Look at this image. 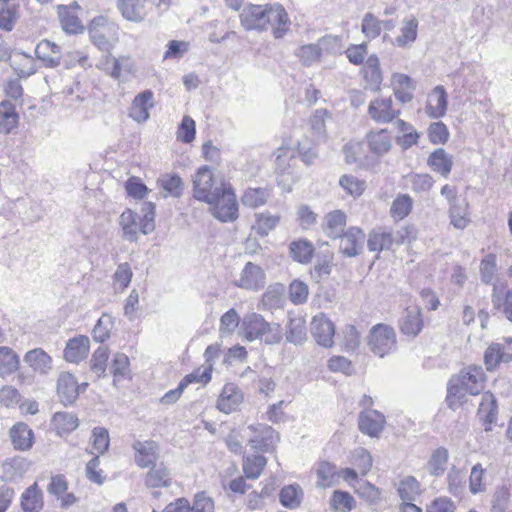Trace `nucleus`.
<instances>
[{"mask_svg": "<svg viewBox=\"0 0 512 512\" xmlns=\"http://www.w3.org/2000/svg\"><path fill=\"white\" fill-rule=\"evenodd\" d=\"M18 355L9 347H0V376L14 373L19 367Z\"/></svg>", "mask_w": 512, "mask_h": 512, "instance_id": "39", "label": "nucleus"}, {"mask_svg": "<svg viewBox=\"0 0 512 512\" xmlns=\"http://www.w3.org/2000/svg\"><path fill=\"white\" fill-rule=\"evenodd\" d=\"M142 212L144 215L140 222L137 221V215L130 209L120 215L119 223L124 239L133 242L137 240L138 230L147 235L155 229V205L152 202H145Z\"/></svg>", "mask_w": 512, "mask_h": 512, "instance_id": "5", "label": "nucleus"}, {"mask_svg": "<svg viewBox=\"0 0 512 512\" xmlns=\"http://www.w3.org/2000/svg\"><path fill=\"white\" fill-rule=\"evenodd\" d=\"M245 434L251 449L262 453L272 451L279 440L278 433L265 424L249 425L245 427Z\"/></svg>", "mask_w": 512, "mask_h": 512, "instance_id": "7", "label": "nucleus"}, {"mask_svg": "<svg viewBox=\"0 0 512 512\" xmlns=\"http://www.w3.org/2000/svg\"><path fill=\"white\" fill-rule=\"evenodd\" d=\"M193 197L210 205L212 215L222 222L238 218L236 195L229 183L216 178L208 166L200 167L192 178Z\"/></svg>", "mask_w": 512, "mask_h": 512, "instance_id": "1", "label": "nucleus"}, {"mask_svg": "<svg viewBox=\"0 0 512 512\" xmlns=\"http://www.w3.org/2000/svg\"><path fill=\"white\" fill-rule=\"evenodd\" d=\"M82 10L77 1L68 5H58L56 7L57 15L64 32H83L85 27L79 18V12Z\"/></svg>", "mask_w": 512, "mask_h": 512, "instance_id": "9", "label": "nucleus"}, {"mask_svg": "<svg viewBox=\"0 0 512 512\" xmlns=\"http://www.w3.org/2000/svg\"><path fill=\"white\" fill-rule=\"evenodd\" d=\"M158 183L170 196L179 198L184 190V183L177 174H164L158 179Z\"/></svg>", "mask_w": 512, "mask_h": 512, "instance_id": "45", "label": "nucleus"}, {"mask_svg": "<svg viewBox=\"0 0 512 512\" xmlns=\"http://www.w3.org/2000/svg\"><path fill=\"white\" fill-rule=\"evenodd\" d=\"M125 189L129 196L139 200L144 199L149 192L147 186L137 177L129 178L125 184Z\"/></svg>", "mask_w": 512, "mask_h": 512, "instance_id": "64", "label": "nucleus"}, {"mask_svg": "<svg viewBox=\"0 0 512 512\" xmlns=\"http://www.w3.org/2000/svg\"><path fill=\"white\" fill-rule=\"evenodd\" d=\"M211 366H202L186 375L180 382L186 388L190 383L207 384L211 380Z\"/></svg>", "mask_w": 512, "mask_h": 512, "instance_id": "61", "label": "nucleus"}, {"mask_svg": "<svg viewBox=\"0 0 512 512\" xmlns=\"http://www.w3.org/2000/svg\"><path fill=\"white\" fill-rule=\"evenodd\" d=\"M86 387L87 383L79 385L74 375L69 372L60 373L57 380V394L64 405L73 404Z\"/></svg>", "mask_w": 512, "mask_h": 512, "instance_id": "8", "label": "nucleus"}, {"mask_svg": "<svg viewBox=\"0 0 512 512\" xmlns=\"http://www.w3.org/2000/svg\"><path fill=\"white\" fill-rule=\"evenodd\" d=\"M338 238L340 239L339 250L345 256L355 257L362 252L365 241V233L360 228L350 227Z\"/></svg>", "mask_w": 512, "mask_h": 512, "instance_id": "12", "label": "nucleus"}, {"mask_svg": "<svg viewBox=\"0 0 512 512\" xmlns=\"http://www.w3.org/2000/svg\"><path fill=\"white\" fill-rule=\"evenodd\" d=\"M412 205L413 200L409 195H400L392 203L391 214L394 218L403 219L410 213Z\"/></svg>", "mask_w": 512, "mask_h": 512, "instance_id": "55", "label": "nucleus"}, {"mask_svg": "<svg viewBox=\"0 0 512 512\" xmlns=\"http://www.w3.org/2000/svg\"><path fill=\"white\" fill-rule=\"evenodd\" d=\"M332 512H351L357 506L355 498L344 490H334L328 500Z\"/></svg>", "mask_w": 512, "mask_h": 512, "instance_id": "27", "label": "nucleus"}, {"mask_svg": "<svg viewBox=\"0 0 512 512\" xmlns=\"http://www.w3.org/2000/svg\"><path fill=\"white\" fill-rule=\"evenodd\" d=\"M12 444L15 449L25 451L32 447L33 431L23 422H18L9 431Z\"/></svg>", "mask_w": 512, "mask_h": 512, "instance_id": "20", "label": "nucleus"}, {"mask_svg": "<svg viewBox=\"0 0 512 512\" xmlns=\"http://www.w3.org/2000/svg\"><path fill=\"white\" fill-rule=\"evenodd\" d=\"M133 277V272L128 263H121L117 266L113 274V287L116 291H123L126 289Z\"/></svg>", "mask_w": 512, "mask_h": 512, "instance_id": "51", "label": "nucleus"}, {"mask_svg": "<svg viewBox=\"0 0 512 512\" xmlns=\"http://www.w3.org/2000/svg\"><path fill=\"white\" fill-rule=\"evenodd\" d=\"M339 185L353 197L360 196L365 190V182L352 175L341 176Z\"/></svg>", "mask_w": 512, "mask_h": 512, "instance_id": "56", "label": "nucleus"}, {"mask_svg": "<svg viewBox=\"0 0 512 512\" xmlns=\"http://www.w3.org/2000/svg\"><path fill=\"white\" fill-rule=\"evenodd\" d=\"M24 361L33 371L40 374H47L52 369V358L41 348L29 350L24 356Z\"/></svg>", "mask_w": 512, "mask_h": 512, "instance_id": "24", "label": "nucleus"}, {"mask_svg": "<svg viewBox=\"0 0 512 512\" xmlns=\"http://www.w3.org/2000/svg\"><path fill=\"white\" fill-rule=\"evenodd\" d=\"M21 507L23 512H40L43 508V494L36 483L23 492Z\"/></svg>", "mask_w": 512, "mask_h": 512, "instance_id": "31", "label": "nucleus"}, {"mask_svg": "<svg viewBox=\"0 0 512 512\" xmlns=\"http://www.w3.org/2000/svg\"><path fill=\"white\" fill-rule=\"evenodd\" d=\"M498 407L497 400L495 396L491 392H485L482 394L481 402L478 408V416L481 420L485 422L488 426L485 427L486 431L491 429V424H493L497 419Z\"/></svg>", "mask_w": 512, "mask_h": 512, "instance_id": "23", "label": "nucleus"}, {"mask_svg": "<svg viewBox=\"0 0 512 512\" xmlns=\"http://www.w3.org/2000/svg\"><path fill=\"white\" fill-rule=\"evenodd\" d=\"M363 77L366 82V88L371 91L379 89L382 83V72L380 70L379 59L376 55H370L363 67Z\"/></svg>", "mask_w": 512, "mask_h": 512, "instance_id": "25", "label": "nucleus"}, {"mask_svg": "<svg viewBox=\"0 0 512 512\" xmlns=\"http://www.w3.org/2000/svg\"><path fill=\"white\" fill-rule=\"evenodd\" d=\"M118 8L129 21L139 22L146 15L145 0H118Z\"/></svg>", "mask_w": 512, "mask_h": 512, "instance_id": "30", "label": "nucleus"}, {"mask_svg": "<svg viewBox=\"0 0 512 512\" xmlns=\"http://www.w3.org/2000/svg\"><path fill=\"white\" fill-rule=\"evenodd\" d=\"M270 193L265 188H249L243 194L241 201L244 206L257 208L264 205L269 198Z\"/></svg>", "mask_w": 512, "mask_h": 512, "instance_id": "48", "label": "nucleus"}, {"mask_svg": "<svg viewBox=\"0 0 512 512\" xmlns=\"http://www.w3.org/2000/svg\"><path fill=\"white\" fill-rule=\"evenodd\" d=\"M19 115L16 112L15 105L8 100L0 102V134H9L17 126Z\"/></svg>", "mask_w": 512, "mask_h": 512, "instance_id": "26", "label": "nucleus"}, {"mask_svg": "<svg viewBox=\"0 0 512 512\" xmlns=\"http://www.w3.org/2000/svg\"><path fill=\"white\" fill-rule=\"evenodd\" d=\"M391 98H377L371 101L368 107L370 117L377 123L392 122L400 111L392 107Z\"/></svg>", "mask_w": 512, "mask_h": 512, "instance_id": "14", "label": "nucleus"}, {"mask_svg": "<svg viewBox=\"0 0 512 512\" xmlns=\"http://www.w3.org/2000/svg\"><path fill=\"white\" fill-rule=\"evenodd\" d=\"M351 463L364 476L372 467V456L366 449L359 447L352 452Z\"/></svg>", "mask_w": 512, "mask_h": 512, "instance_id": "52", "label": "nucleus"}, {"mask_svg": "<svg viewBox=\"0 0 512 512\" xmlns=\"http://www.w3.org/2000/svg\"><path fill=\"white\" fill-rule=\"evenodd\" d=\"M285 302V286L281 283L270 285L261 298V306L265 310L283 308Z\"/></svg>", "mask_w": 512, "mask_h": 512, "instance_id": "21", "label": "nucleus"}, {"mask_svg": "<svg viewBox=\"0 0 512 512\" xmlns=\"http://www.w3.org/2000/svg\"><path fill=\"white\" fill-rule=\"evenodd\" d=\"M133 449L136 451L135 461L141 468L149 467L157 460V445L153 441H136Z\"/></svg>", "mask_w": 512, "mask_h": 512, "instance_id": "22", "label": "nucleus"}, {"mask_svg": "<svg viewBox=\"0 0 512 512\" xmlns=\"http://www.w3.org/2000/svg\"><path fill=\"white\" fill-rule=\"evenodd\" d=\"M340 337L342 349L345 352L353 353L359 348L361 343V335L354 325H345L341 330Z\"/></svg>", "mask_w": 512, "mask_h": 512, "instance_id": "38", "label": "nucleus"}, {"mask_svg": "<svg viewBox=\"0 0 512 512\" xmlns=\"http://www.w3.org/2000/svg\"><path fill=\"white\" fill-rule=\"evenodd\" d=\"M52 422L56 429L66 433L75 430L79 425L78 418L68 412H56L53 415Z\"/></svg>", "mask_w": 512, "mask_h": 512, "instance_id": "53", "label": "nucleus"}, {"mask_svg": "<svg viewBox=\"0 0 512 512\" xmlns=\"http://www.w3.org/2000/svg\"><path fill=\"white\" fill-rule=\"evenodd\" d=\"M109 358L108 348L105 346L99 347L93 354L91 359V370L101 377L105 374L107 360Z\"/></svg>", "mask_w": 512, "mask_h": 512, "instance_id": "57", "label": "nucleus"}, {"mask_svg": "<svg viewBox=\"0 0 512 512\" xmlns=\"http://www.w3.org/2000/svg\"><path fill=\"white\" fill-rule=\"evenodd\" d=\"M400 331L416 337L423 329V318L420 307L412 306L405 309L399 323Z\"/></svg>", "mask_w": 512, "mask_h": 512, "instance_id": "17", "label": "nucleus"}, {"mask_svg": "<svg viewBox=\"0 0 512 512\" xmlns=\"http://www.w3.org/2000/svg\"><path fill=\"white\" fill-rule=\"evenodd\" d=\"M367 345L380 358L394 352L397 348L394 328L384 323L374 325L369 331Z\"/></svg>", "mask_w": 512, "mask_h": 512, "instance_id": "6", "label": "nucleus"}, {"mask_svg": "<svg viewBox=\"0 0 512 512\" xmlns=\"http://www.w3.org/2000/svg\"><path fill=\"white\" fill-rule=\"evenodd\" d=\"M280 221L278 215H272L270 213H258L256 214V222L253 225V230L260 236H267L273 229L276 228Z\"/></svg>", "mask_w": 512, "mask_h": 512, "instance_id": "44", "label": "nucleus"}, {"mask_svg": "<svg viewBox=\"0 0 512 512\" xmlns=\"http://www.w3.org/2000/svg\"><path fill=\"white\" fill-rule=\"evenodd\" d=\"M448 457L449 453L446 448L438 447L434 450L427 464L429 473L433 476L442 475L446 470Z\"/></svg>", "mask_w": 512, "mask_h": 512, "instance_id": "40", "label": "nucleus"}, {"mask_svg": "<svg viewBox=\"0 0 512 512\" xmlns=\"http://www.w3.org/2000/svg\"><path fill=\"white\" fill-rule=\"evenodd\" d=\"M243 440L248 441V436L245 434V427L232 430L225 438V443L229 451L235 454H241L243 452Z\"/></svg>", "mask_w": 512, "mask_h": 512, "instance_id": "58", "label": "nucleus"}, {"mask_svg": "<svg viewBox=\"0 0 512 512\" xmlns=\"http://www.w3.org/2000/svg\"><path fill=\"white\" fill-rule=\"evenodd\" d=\"M303 500V490L297 484L284 486L279 493L281 505L287 509H297Z\"/></svg>", "mask_w": 512, "mask_h": 512, "instance_id": "32", "label": "nucleus"}, {"mask_svg": "<svg viewBox=\"0 0 512 512\" xmlns=\"http://www.w3.org/2000/svg\"><path fill=\"white\" fill-rule=\"evenodd\" d=\"M286 338L293 344H302L306 339V328L304 320L301 318H293L288 325Z\"/></svg>", "mask_w": 512, "mask_h": 512, "instance_id": "54", "label": "nucleus"}, {"mask_svg": "<svg viewBox=\"0 0 512 512\" xmlns=\"http://www.w3.org/2000/svg\"><path fill=\"white\" fill-rule=\"evenodd\" d=\"M136 73V65L130 58L122 57L119 59L113 58V67L110 75L119 80L125 81L129 77L134 76Z\"/></svg>", "mask_w": 512, "mask_h": 512, "instance_id": "37", "label": "nucleus"}, {"mask_svg": "<svg viewBox=\"0 0 512 512\" xmlns=\"http://www.w3.org/2000/svg\"><path fill=\"white\" fill-rule=\"evenodd\" d=\"M385 424V417L377 410L362 411L358 416L359 430L370 437H378Z\"/></svg>", "mask_w": 512, "mask_h": 512, "instance_id": "13", "label": "nucleus"}, {"mask_svg": "<svg viewBox=\"0 0 512 512\" xmlns=\"http://www.w3.org/2000/svg\"><path fill=\"white\" fill-rule=\"evenodd\" d=\"M109 433L108 430L103 427H95L92 430V444L94 450L103 454L109 447Z\"/></svg>", "mask_w": 512, "mask_h": 512, "instance_id": "63", "label": "nucleus"}, {"mask_svg": "<svg viewBox=\"0 0 512 512\" xmlns=\"http://www.w3.org/2000/svg\"><path fill=\"white\" fill-rule=\"evenodd\" d=\"M397 491L403 502L414 501L420 492V485L415 477L407 476L400 481Z\"/></svg>", "mask_w": 512, "mask_h": 512, "instance_id": "49", "label": "nucleus"}, {"mask_svg": "<svg viewBox=\"0 0 512 512\" xmlns=\"http://www.w3.org/2000/svg\"><path fill=\"white\" fill-rule=\"evenodd\" d=\"M427 163L433 171L447 178L453 166V159L443 148H438L429 155Z\"/></svg>", "mask_w": 512, "mask_h": 512, "instance_id": "28", "label": "nucleus"}, {"mask_svg": "<svg viewBox=\"0 0 512 512\" xmlns=\"http://www.w3.org/2000/svg\"><path fill=\"white\" fill-rule=\"evenodd\" d=\"M367 141L371 152L378 156L386 154L391 149V139L386 129L370 132Z\"/></svg>", "mask_w": 512, "mask_h": 512, "instance_id": "33", "label": "nucleus"}, {"mask_svg": "<svg viewBox=\"0 0 512 512\" xmlns=\"http://www.w3.org/2000/svg\"><path fill=\"white\" fill-rule=\"evenodd\" d=\"M18 16V6L14 0H0V29L11 31Z\"/></svg>", "mask_w": 512, "mask_h": 512, "instance_id": "35", "label": "nucleus"}, {"mask_svg": "<svg viewBox=\"0 0 512 512\" xmlns=\"http://www.w3.org/2000/svg\"><path fill=\"white\" fill-rule=\"evenodd\" d=\"M242 390L232 383L225 384L217 400V408L229 414L235 411L243 401Z\"/></svg>", "mask_w": 512, "mask_h": 512, "instance_id": "15", "label": "nucleus"}, {"mask_svg": "<svg viewBox=\"0 0 512 512\" xmlns=\"http://www.w3.org/2000/svg\"><path fill=\"white\" fill-rule=\"evenodd\" d=\"M195 133V121L189 116H184L177 130V140L183 143H190L195 139Z\"/></svg>", "mask_w": 512, "mask_h": 512, "instance_id": "59", "label": "nucleus"}, {"mask_svg": "<svg viewBox=\"0 0 512 512\" xmlns=\"http://www.w3.org/2000/svg\"><path fill=\"white\" fill-rule=\"evenodd\" d=\"M346 215L341 210H334L326 215L324 232L331 238L337 239L344 232Z\"/></svg>", "mask_w": 512, "mask_h": 512, "instance_id": "34", "label": "nucleus"}, {"mask_svg": "<svg viewBox=\"0 0 512 512\" xmlns=\"http://www.w3.org/2000/svg\"><path fill=\"white\" fill-rule=\"evenodd\" d=\"M405 233L406 231H398L397 233L393 234L392 232L383 228L373 229L368 235V250L371 252L389 250L392 248V245L395 242L399 243L403 240Z\"/></svg>", "mask_w": 512, "mask_h": 512, "instance_id": "10", "label": "nucleus"}, {"mask_svg": "<svg viewBox=\"0 0 512 512\" xmlns=\"http://www.w3.org/2000/svg\"><path fill=\"white\" fill-rule=\"evenodd\" d=\"M241 319L235 309L225 312L220 318L219 332L221 336L231 335L236 328L240 329Z\"/></svg>", "mask_w": 512, "mask_h": 512, "instance_id": "50", "label": "nucleus"}, {"mask_svg": "<svg viewBox=\"0 0 512 512\" xmlns=\"http://www.w3.org/2000/svg\"><path fill=\"white\" fill-rule=\"evenodd\" d=\"M289 251L291 257L300 263H308L314 252L312 243L307 240H297L290 243Z\"/></svg>", "mask_w": 512, "mask_h": 512, "instance_id": "41", "label": "nucleus"}, {"mask_svg": "<svg viewBox=\"0 0 512 512\" xmlns=\"http://www.w3.org/2000/svg\"><path fill=\"white\" fill-rule=\"evenodd\" d=\"M447 110V93L442 86H436L430 95L427 114L431 118H441Z\"/></svg>", "mask_w": 512, "mask_h": 512, "instance_id": "29", "label": "nucleus"}, {"mask_svg": "<svg viewBox=\"0 0 512 512\" xmlns=\"http://www.w3.org/2000/svg\"><path fill=\"white\" fill-rule=\"evenodd\" d=\"M154 107V93L151 90H145L139 93L133 100L129 116L138 123L148 120L149 110Z\"/></svg>", "mask_w": 512, "mask_h": 512, "instance_id": "16", "label": "nucleus"}, {"mask_svg": "<svg viewBox=\"0 0 512 512\" xmlns=\"http://www.w3.org/2000/svg\"><path fill=\"white\" fill-rule=\"evenodd\" d=\"M235 285L246 290H259L265 285V273L260 266L247 262L235 280Z\"/></svg>", "mask_w": 512, "mask_h": 512, "instance_id": "11", "label": "nucleus"}, {"mask_svg": "<svg viewBox=\"0 0 512 512\" xmlns=\"http://www.w3.org/2000/svg\"><path fill=\"white\" fill-rule=\"evenodd\" d=\"M90 339L85 335H79L70 339L64 349V359L71 363H79L88 356Z\"/></svg>", "mask_w": 512, "mask_h": 512, "instance_id": "18", "label": "nucleus"}, {"mask_svg": "<svg viewBox=\"0 0 512 512\" xmlns=\"http://www.w3.org/2000/svg\"><path fill=\"white\" fill-rule=\"evenodd\" d=\"M308 298V286L300 281L294 280L289 286V299L295 304H303Z\"/></svg>", "mask_w": 512, "mask_h": 512, "instance_id": "62", "label": "nucleus"}, {"mask_svg": "<svg viewBox=\"0 0 512 512\" xmlns=\"http://www.w3.org/2000/svg\"><path fill=\"white\" fill-rule=\"evenodd\" d=\"M267 464L263 455L247 456L243 461V471L248 479H257Z\"/></svg>", "mask_w": 512, "mask_h": 512, "instance_id": "47", "label": "nucleus"}, {"mask_svg": "<svg viewBox=\"0 0 512 512\" xmlns=\"http://www.w3.org/2000/svg\"><path fill=\"white\" fill-rule=\"evenodd\" d=\"M275 169L279 173H285L290 167V161L294 157L293 151L289 146L282 145L274 152Z\"/></svg>", "mask_w": 512, "mask_h": 512, "instance_id": "60", "label": "nucleus"}, {"mask_svg": "<svg viewBox=\"0 0 512 512\" xmlns=\"http://www.w3.org/2000/svg\"><path fill=\"white\" fill-rule=\"evenodd\" d=\"M395 124L397 126V129L401 133H403L402 136L397 137V143L403 149L406 150L417 143L419 134L409 123H407L401 119H397Z\"/></svg>", "mask_w": 512, "mask_h": 512, "instance_id": "46", "label": "nucleus"}, {"mask_svg": "<svg viewBox=\"0 0 512 512\" xmlns=\"http://www.w3.org/2000/svg\"><path fill=\"white\" fill-rule=\"evenodd\" d=\"M240 336L247 341L260 340L273 345L282 340V329L278 323H270L261 314L248 312L241 319Z\"/></svg>", "mask_w": 512, "mask_h": 512, "instance_id": "4", "label": "nucleus"}, {"mask_svg": "<svg viewBox=\"0 0 512 512\" xmlns=\"http://www.w3.org/2000/svg\"><path fill=\"white\" fill-rule=\"evenodd\" d=\"M449 217L451 224L456 229H464L470 222L468 218V204L452 202L449 208Z\"/></svg>", "mask_w": 512, "mask_h": 512, "instance_id": "42", "label": "nucleus"}, {"mask_svg": "<svg viewBox=\"0 0 512 512\" xmlns=\"http://www.w3.org/2000/svg\"><path fill=\"white\" fill-rule=\"evenodd\" d=\"M243 27L247 30H268L285 32L289 18L284 7L278 3L266 5H248L240 14Z\"/></svg>", "mask_w": 512, "mask_h": 512, "instance_id": "2", "label": "nucleus"}, {"mask_svg": "<svg viewBox=\"0 0 512 512\" xmlns=\"http://www.w3.org/2000/svg\"><path fill=\"white\" fill-rule=\"evenodd\" d=\"M36 56L46 67H57L60 64L62 50L59 45L49 40L39 42L35 48Z\"/></svg>", "mask_w": 512, "mask_h": 512, "instance_id": "19", "label": "nucleus"}, {"mask_svg": "<svg viewBox=\"0 0 512 512\" xmlns=\"http://www.w3.org/2000/svg\"><path fill=\"white\" fill-rule=\"evenodd\" d=\"M170 473L163 465H154L147 473L145 484L150 488H161L170 485Z\"/></svg>", "mask_w": 512, "mask_h": 512, "instance_id": "36", "label": "nucleus"}, {"mask_svg": "<svg viewBox=\"0 0 512 512\" xmlns=\"http://www.w3.org/2000/svg\"><path fill=\"white\" fill-rule=\"evenodd\" d=\"M113 326V317L107 313H103L92 330L93 339L99 343L105 342L110 338Z\"/></svg>", "mask_w": 512, "mask_h": 512, "instance_id": "43", "label": "nucleus"}, {"mask_svg": "<svg viewBox=\"0 0 512 512\" xmlns=\"http://www.w3.org/2000/svg\"><path fill=\"white\" fill-rule=\"evenodd\" d=\"M485 374L480 366H470L448 384L446 402L455 410L463 402L467 393L478 395L484 389Z\"/></svg>", "mask_w": 512, "mask_h": 512, "instance_id": "3", "label": "nucleus"}]
</instances>
